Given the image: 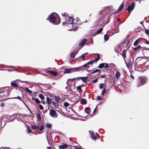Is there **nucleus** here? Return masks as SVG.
<instances>
[{"label":"nucleus","mask_w":149,"mask_h":149,"mask_svg":"<svg viewBox=\"0 0 149 149\" xmlns=\"http://www.w3.org/2000/svg\"><path fill=\"white\" fill-rule=\"evenodd\" d=\"M104 84H100V86H99V88L100 89L102 88L103 87L104 85Z\"/></svg>","instance_id":"nucleus-45"},{"label":"nucleus","mask_w":149,"mask_h":149,"mask_svg":"<svg viewBox=\"0 0 149 149\" xmlns=\"http://www.w3.org/2000/svg\"><path fill=\"white\" fill-rule=\"evenodd\" d=\"M28 132L29 133H30L31 132V130L29 129H28Z\"/></svg>","instance_id":"nucleus-59"},{"label":"nucleus","mask_w":149,"mask_h":149,"mask_svg":"<svg viewBox=\"0 0 149 149\" xmlns=\"http://www.w3.org/2000/svg\"><path fill=\"white\" fill-rule=\"evenodd\" d=\"M60 149H64L68 148V145L66 143L60 146L59 147Z\"/></svg>","instance_id":"nucleus-15"},{"label":"nucleus","mask_w":149,"mask_h":149,"mask_svg":"<svg viewBox=\"0 0 149 149\" xmlns=\"http://www.w3.org/2000/svg\"><path fill=\"white\" fill-rule=\"evenodd\" d=\"M97 81H98L97 79H95V80H93L92 81V83H93V84L95 83H96Z\"/></svg>","instance_id":"nucleus-49"},{"label":"nucleus","mask_w":149,"mask_h":149,"mask_svg":"<svg viewBox=\"0 0 149 149\" xmlns=\"http://www.w3.org/2000/svg\"><path fill=\"white\" fill-rule=\"evenodd\" d=\"M84 77V79H83L82 80V81L84 82H86L88 78V77Z\"/></svg>","instance_id":"nucleus-36"},{"label":"nucleus","mask_w":149,"mask_h":149,"mask_svg":"<svg viewBox=\"0 0 149 149\" xmlns=\"http://www.w3.org/2000/svg\"><path fill=\"white\" fill-rule=\"evenodd\" d=\"M89 133L90 135L91 138L93 139H94L95 141L96 140L97 138L99 139V137H98L99 135L97 133H95V134H94L93 132L90 131H89Z\"/></svg>","instance_id":"nucleus-7"},{"label":"nucleus","mask_w":149,"mask_h":149,"mask_svg":"<svg viewBox=\"0 0 149 149\" xmlns=\"http://www.w3.org/2000/svg\"><path fill=\"white\" fill-rule=\"evenodd\" d=\"M77 26H76L75 28L73 27L71 29H69L68 30L69 31H75L77 29Z\"/></svg>","instance_id":"nucleus-37"},{"label":"nucleus","mask_w":149,"mask_h":149,"mask_svg":"<svg viewBox=\"0 0 149 149\" xmlns=\"http://www.w3.org/2000/svg\"><path fill=\"white\" fill-rule=\"evenodd\" d=\"M37 118L39 120H40L41 119V117L39 113H37L36 114Z\"/></svg>","instance_id":"nucleus-34"},{"label":"nucleus","mask_w":149,"mask_h":149,"mask_svg":"<svg viewBox=\"0 0 149 149\" xmlns=\"http://www.w3.org/2000/svg\"><path fill=\"white\" fill-rule=\"evenodd\" d=\"M89 68V66L88 65L87 63L85 64L84 65H81L79 67H77L78 71H81L84 68H87L88 69Z\"/></svg>","instance_id":"nucleus-8"},{"label":"nucleus","mask_w":149,"mask_h":149,"mask_svg":"<svg viewBox=\"0 0 149 149\" xmlns=\"http://www.w3.org/2000/svg\"><path fill=\"white\" fill-rule=\"evenodd\" d=\"M49 72L50 73H51L52 74H53L54 76H56L58 75V73L55 71L50 70L49 71Z\"/></svg>","instance_id":"nucleus-16"},{"label":"nucleus","mask_w":149,"mask_h":149,"mask_svg":"<svg viewBox=\"0 0 149 149\" xmlns=\"http://www.w3.org/2000/svg\"><path fill=\"white\" fill-rule=\"evenodd\" d=\"M94 62L93 61H89L87 63V64L89 65V64H92Z\"/></svg>","instance_id":"nucleus-48"},{"label":"nucleus","mask_w":149,"mask_h":149,"mask_svg":"<svg viewBox=\"0 0 149 149\" xmlns=\"http://www.w3.org/2000/svg\"><path fill=\"white\" fill-rule=\"evenodd\" d=\"M21 82L22 83H25L27 84H29V83L28 82V81H21Z\"/></svg>","instance_id":"nucleus-52"},{"label":"nucleus","mask_w":149,"mask_h":149,"mask_svg":"<svg viewBox=\"0 0 149 149\" xmlns=\"http://www.w3.org/2000/svg\"><path fill=\"white\" fill-rule=\"evenodd\" d=\"M86 53H84V54H83L81 56H80V57H82V58H83V57H84V56H85V55L86 54Z\"/></svg>","instance_id":"nucleus-55"},{"label":"nucleus","mask_w":149,"mask_h":149,"mask_svg":"<svg viewBox=\"0 0 149 149\" xmlns=\"http://www.w3.org/2000/svg\"><path fill=\"white\" fill-rule=\"evenodd\" d=\"M49 22L54 25H58L60 22V19L58 14L56 13H52L47 19Z\"/></svg>","instance_id":"nucleus-1"},{"label":"nucleus","mask_w":149,"mask_h":149,"mask_svg":"<svg viewBox=\"0 0 149 149\" xmlns=\"http://www.w3.org/2000/svg\"><path fill=\"white\" fill-rule=\"evenodd\" d=\"M27 116V115L23 114H21L19 113L15 114L12 116H10L9 117H3L4 119H6L7 120H9L10 121L12 120H14L15 118V117H17V118L19 119L20 121H22V118H24V117Z\"/></svg>","instance_id":"nucleus-3"},{"label":"nucleus","mask_w":149,"mask_h":149,"mask_svg":"<svg viewBox=\"0 0 149 149\" xmlns=\"http://www.w3.org/2000/svg\"><path fill=\"white\" fill-rule=\"evenodd\" d=\"M143 53L145 57L149 58V49L145 50Z\"/></svg>","instance_id":"nucleus-12"},{"label":"nucleus","mask_w":149,"mask_h":149,"mask_svg":"<svg viewBox=\"0 0 149 149\" xmlns=\"http://www.w3.org/2000/svg\"><path fill=\"white\" fill-rule=\"evenodd\" d=\"M135 3L132 2L131 3V11L134 9L135 6Z\"/></svg>","instance_id":"nucleus-24"},{"label":"nucleus","mask_w":149,"mask_h":149,"mask_svg":"<svg viewBox=\"0 0 149 149\" xmlns=\"http://www.w3.org/2000/svg\"><path fill=\"white\" fill-rule=\"evenodd\" d=\"M46 126L48 128H50L52 127V125L51 123H47L46 124Z\"/></svg>","instance_id":"nucleus-32"},{"label":"nucleus","mask_w":149,"mask_h":149,"mask_svg":"<svg viewBox=\"0 0 149 149\" xmlns=\"http://www.w3.org/2000/svg\"><path fill=\"white\" fill-rule=\"evenodd\" d=\"M144 41L145 42V43H146L148 45H149V42H148V40H144Z\"/></svg>","instance_id":"nucleus-54"},{"label":"nucleus","mask_w":149,"mask_h":149,"mask_svg":"<svg viewBox=\"0 0 149 149\" xmlns=\"http://www.w3.org/2000/svg\"><path fill=\"white\" fill-rule=\"evenodd\" d=\"M77 89L79 91H81V89L80 86H78L77 87Z\"/></svg>","instance_id":"nucleus-50"},{"label":"nucleus","mask_w":149,"mask_h":149,"mask_svg":"<svg viewBox=\"0 0 149 149\" xmlns=\"http://www.w3.org/2000/svg\"><path fill=\"white\" fill-rule=\"evenodd\" d=\"M100 58V56L99 55H98L97 57V58H95V59H94L93 60V62H97L99 59Z\"/></svg>","instance_id":"nucleus-31"},{"label":"nucleus","mask_w":149,"mask_h":149,"mask_svg":"<svg viewBox=\"0 0 149 149\" xmlns=\"http://www.w3.org/2000/svg\"><path fill=\"white\" fill-rule=\"evenodd\" d=\"M90 110V108L88 107H86L85 108V111L86 112V113L88 114L90 112V111H89Z\"/></svg>","instance_id":"nucleus-27"},{"label":"nucleus","mask_w":149,"mask_h":149,"mask_svg":"<svg viewBox=\"0 0 149 149\" xmlns=\"http://www.w3.org/2000/svg\"><path fill=\"white\" fill-rule=\"evenodd\" d=\"M78 71L77 67L72 68H70L65 69V70L64 73H70Z\"/></svg>","instance_id":"nucleus-6"},{"label":"nucleus","mask_w":149,"mask_h":149,"mask_svg":"<svg viewBox=\"0 0 149 149\" xmlns=\"http://www.w3.org/2000/svg\"><path fill=\"white\" fill-rule=\"evenodd\" d=\"M8 87H4L0 88V94L1 96L4 97L7 96L8 95Z\"/></svg>","instance_id":"nucleus-5"},{"label":"nucleus","mask_w":149,"mask_h":149,"mask_svg":"<svg viewBox=\"0 0 149 149\" xmlns=\"http://www.w3.org/2000/svg\"><path fill=\"white\" fill-rule=\"evenodd\" d=\"M110 65H111L112 66L115 67V65L113 63H111Z\"/></svg>","instance_id":"nucleus-63"},{"label":"nucleus","mask_w":149,"mask_h":149,"mask_svg":"<svg viewBox=\"0 0 149 149\" xmlns=\"http://www.w3.org/2000/svg\"><path fill=\"white\" fill-rule=\"evenodd\" d=\"M77 53V52L76 51H73L70 54V56L72 58H74L76 55V54Z\"/></svg>","instance_id":"nucleus-19"},{"label":"nucleus","mask_w":149,"mask_h":149,"mask_svg":"<svg viewBox=\"0 0 149 149\" xmlns=\"http://www.w3.org/2000/svg\"><path fill=\"white\" fill-rule=\"evenodd\" d=\"M142 39L141 38H138L134 42V45L135 46H136L138 45L139 42H140V41Z\"/></svg>","instance_id":"nucleus-18"},{"label":"nucleus","mask_w":149,"mask_h":149,"mask_svg":"<svg viewBox=\"0 0 149 149\" xmlns=\"http://www.w3.org/2000/svg\"><path fill=\"white\" fill-rule=\"evenodd\" d=\"M101 77L102 78H105L106 76L105 75H103L101 76Z\"/></svg>","instance_id":"nucleus-60"},{"label":"nucleus","mask_w":149,"mask_h":149,"mask_svg":"<svg viewBox=\"0 0 149 149\" xmlns=\"http://www.w3.org/2000/svg\"><path fill=\"white\" fill-rule=\"evenodd\" d=\"M127 11L128 12L130 11V5H129L127 8Z\"/></svg>","instance_id":"nucleus-53"},{"label":"nucleus","mask_w":149,"mask_h":149,"mask_svg":"<svg viewBox=\"0 0 149 149\" xmlns=\"http://www.w3.org/2000/svg\"><path fill=\"white\" fill-rule=\"evenodd\" d=\"M120 18H118L117 19V22H119L120 21Z\"/></svg>","instance_id":"nucleus-62"},{"label":"nucleus","mask_w":149,"mask_h":149,"mask_svg":"<svg viewBox=\"0 0 149 149\" xmlns=\"http://www.w3.org/2000/svg\"><path fill=\"white\" fill-rule=\"evenodd\" d=\"M69 105V104L67 102H66L64 103V105L66 107H68Z\"/></svg>","instance_id":"nucleus-40"},{"label":"nucleus","mask_w":149,"mask_h":149,"mask_svg":"<svg viewBox=\"0 0 149 149\" xmlns=\"http://www.w3.org/2000/svg\"><path fill=\"white\" fill-rule=\"evenodd\" d=\"M122 54H123V56H125V52L124 50H123V51L122 52Z\"/></svg>","instance_id":"nucleus-56"},{"label":"nucleus","mask_w":149,"mask_h":149,"mask_svg":"<svg viewBox=\"0 0 149 149\" xmlns=\"http://www.w3.org/2000/svg\"><path fill=\"white\" fill-rule=\"evenodd\" d=\"M38 96L42 100H44L45 99V97L42 94H40L38 95Z\"/></svg>","instance_id":"nucleus-33"},{"label":"nucleus","mask_w":149,"mask_h":149,"mask_svg":"<svg viewBox=\"0 0 149 149\" xmlns=\"http://www.w3.org/2000/svg\"><path fill=\"white\" fill-rule=\"evenodd\" d=\"M105 66H104V68H109V64L107 63H105Z\"/></svg>","instance_id":"nucleus-42"},{"label":"nucleus","mask_w":149,"mask_h":149,"mask_svg":"<svg viewBox=\"0 0 149 149\" xmlns=\"http://www.w3.org/2000/svg\"><path fill=\"white\" fill-rule=\"evenodd\" d=\"M31 126L32 128L34 130H38L39 128L38 126H36L34 125H31Z\"/></svg>","instance_id":"nucleus-29"},{"label":"nucleus","mask_w":149,"mask_h":149,"mask_svg":"<svg viewBox=\"0 0 149 149\" xmlns=\"http://www.w3.org/2000/svg\"><path fill=\"white\" fill-rule=\"evenodd\" d=\"M97 34L96 33V32H95L93 33H92V35L93 36H95Z\"/></svg>","instance_id":"nucleus-57"},{"label":"nucleus","mask_w":149,"mask_h":149,"mask_svg":"<svg viewBox=\"0 0 149 149\" xmlns=\"http://www.w3.org/2000/svg\"><path fill=\"white\" fill-rule=\"evenodd\" d=\"M145 32L146 33L147 35H148L149 34V30H148L146 29H145Z\"/></svg>","instance_id":"nucleus-44"},{"label":"nucleus","mask_w":149,"mask_h":149,"mask_svg":"<svg viewBox=\"0 0 149 149\" xmlns=\"http://www.w3.org/2000/svg\"><path fill=\"white\" fill-rule=\"evenodd\" d=\"M35 102L38 104H39L40 101L39 100V99L38 98H36L35 100Z\"/></svg>","instance_id":"nucleus-43"},{"label":"nucleus","mask_w":149,"mask_h":149,"mask_svg":"<svg viewBox=\"0 0 149 149\" xmlns=\"http://www.w3.org/2000/svg\"><path fill=\"white\" fill-rule=\"evenodd\" d=\"M115 32L113 33H118L119 32V27L118 26L117 28L115 29Z\"/></svg>","instance_id":"nucleus-38"},{"label":"nucleus","mask_w":149,"mask_h":149,"mask_svg":"<svg viewBox=\"0 0 149 149\" xmlns=\"http://www.w3.org/2000/svg\"><path fill=\"white\" fill-rule=\"evenodd\" d=\"M131 78H132V79H134V77L132 74H131Z\"/></svg>","instance_id":"nucleus-61"},{"label":"nucleus","mask_w":149,"mask_h":149,"mask_svg":"<svg viewBox=\"0 0 149 149\" xmlns=\"http://www.w3.org/2000/svg\"><path fill=\"white\" fill-rule=\"evenodd\" d=\"M43 129H44V127H43V125H42L40 127H39V128L38 129H39V130L40 131H42V130Z\"/></svg>","instance_id":"nucleus-41"},{"label":"nucleus","mask_w":149,"mask_h":149,"mask_svg":"<svg viewBox=\"0 0 149 149\" xmlns=\"http://www.w3.org/2000/svg\"><path fill=\"white\" fill-rule=\"evenodd\" d=\"M47 148L48 149H52L50 147L47 146Z\"/></svg>","instance_id":"nucleus-64"},{"label":"nucleus","mask_w":149,"mask_h":149,"mask_svg":"<svg viewBox=\"0 0 149 149\" xmlns=\"http://www.w3.org/2000/svg\"><path fill=\"white\" fill-rule=\"evenodd\" d=\"M100 70H98V69H96L94 70H93V72H92V74H94L95 73H97L99 71H100Z\"/></svg>","instance_id":"nucleus-35"},{"label":"nucleus","mask_w":149,"mask_h":149,"mask_svg":"<svg viewBox=\"0 0 149 149\" xmlns=\"http://www.w3.org/2000/svg\"><path fill=\"white\" fill-rule=\"evenodd\" d=\"M62 15L64 17L65 21L64 22H63L62 24L63 25L67 24L68 25H70L72 27L73 26V18L71 17L68 14H66V13H62Z\"/></svg>","instance_id":"nucleus-2"},{"label":"nucleus","mask_w":149,"mask_h":149,"mask_svg":"<svg viewBox=\"0 0 149 149\" xmlns=\"http://www.w3.org/2000/svg\"><path fill=\"white\" fill-rule=\"evenodd\" d=\"M49 115L52 117L55 118L57 117V114L56 112L53 109L50 110Z\"/></svg>","instance_id":"nucleus-9"},{"label":"nucleus","mask_w":149,"mask_h":149,"mask_svg":"<svg viewBox=\"0 0 149 149\" xmlns=\"http://www.w3.org/2000/svg\"><path fill=\"white\" fill-rule=\"evenodd\" d=\"M54 98L55 101L57 102H58L60 100V97L59 96H55Z\"/></svg>","instance_id":"nucleus-26"},{"label":"nucleus","mask_w":149,"mask_h":149,"mask_svg":"<svg viewBox=\"0 0 149 149\" xmlns=\"http://www.w3.org/2000/svg\"><path fill=\"white\" fill-rule=\"evenodd\" d=\"M115 76L116 78L118 79L120 77V73L118 71H117L116 73Z\"/></svg>","instance_id":"nucleus-25"},{"label":"nucleus","mask_w":149,"mask_h":149,"mask_svg":"<svg viewBox=\"0 0 149 149\" xmlns=\"http://www.w3.org/2000/svg\"><path fill=\"white\" fill-rule=\"evenodd\" d=\"M21 88H22V89L26 91L29 94H31L32 93V91H31L28 88H26V87H21Z\"/></svg>","instance_id":"nucleus-17"},{"label":"nucleus","mask_w":149,"mask_h":149,"mask_svg":"<svg viewBox=\"0 0 149 149\" xmlns=\"http://www.w3.org/2000/svg\"><path fill=\"white\" fill-rule=\"evenodd\" d=\"M46 103L47 104H51V99L49 98L48 96H47V98L46 99Z\"/></svg>","instance_id":"nucleus-21"},{"label":"nucleus","mask_w":149,"mask_h":149,"mask_svg":"<svg viewBox=\"0 0 149 149\" xmlns=\"http://www.w3.org/2000/svg\"><path fill=\"white\" fill-rule=\"evenodd\" d=\"M39 108L40 110H42L43 109L44 107L42 106L41 104H40L39 106Z\"/></svg>","instance_id":"nucleus-51"},{"label":"nucleus","mask_w":149,"mask_h":149,"mask_svg":"<svg viewBox=\"0 0 149 149\" xmlns=\"http://www.w3.org/2000/svg\"><path fill=\"white\" fill-rule=\"evenodd\" d=\"M104 65L105 63H101L99 65V66L97 68H104Z\"/></svg>","instance_id":"nucleus-28"},{"label":"nucleus","mask_w":149,"mask_h":149,"mask_svg":"<svg viewBox=\"0 0 149 149\" xmlns=\"http://www.w3.org/2000/svg\"><path fill=\"white\" fill-rule=\"evenodd\" d=\"M11 85L12 86L15 87H17L18 86L17 84L15 82V81H12L11 82Z\"/></svg>","instance_id":"nucleus-20"},{"label":"nucleus","mask_w":149,"mask_h":149,"mask_svg":"<svg viewBox=\"0 0 149 149\" xmlns=\"http://www.w3.org/2000/svg\"><path fill=\"white\" fill-rule=\"evenodd\" d=\"M141 38L142 39H141V40L140 41V42H143L145 43V42L144 41V40H146V39H144L142 38Z\"/></svg>","instance_id":"nucleus-46"},{"label":"nucleus","mask_w":149,"mask_h":149,"mask_svg":"<svg viewBox=\"0 0 149 149\" xmlns=\"http://www.w3.org/2000/svg\"><path fill=\"white\" fill-rule=\"evenodd\" d=\"M109 37L108 34H106L104 35V40L105 42L107 41L109 39Z\"/></svg>","instance_id":"nucleus-22"},{"label":"nucleus","mask_w":149,"mask_h":149,"mask_svg":"<svg viewBox=\"0 0 149 149\" xmlns=\"http://www.w3.org/2000/svg\"><path fill=\"white\" fill-rule=\"evenodd\" d=\"M106 89L105 88H104L103 90H102V93H101V95L103 96L104 94V93H105L106 92Z\"/></svg>","instance_id":"nucleus-39"},{"label":"nucleus","mask_w":149,"mask_h":149,"mask_svg":"<svg viewBox=\"0 0 149 149\" xmlns=\"http://www.w3.org/2000/svg\"><path fill=\"white\" fill-rule=\"evenodd\" d=\"M143 48L140 45L136 47L133 48L134 50L136 52H138L139 50H141L143 52Z\"/></svg>","instance_id":"nucleus-10"},{"label":"nucleus","mask_w":149,"mask_h":149,"mask_svg":"<svg viewBox=\"0 0 149 149\" xmlns=\"http://www.w3.org/2000/svg\"><path fill=\"white\" fill-rule=\"evenodd\" d=\"M87 41V40L86 39H84L82 40L80 42L79 44V45L81 47L83 46L86 44Z\"/></svg>","instance_id":"nucleus-11"},{"label":"nucleus","mask_w":149,"mask_h":149,"mask_svg":"<svg viewBox=\"0 0 149 149\" xmlns=\"http://www.w3.org/2000/svg\"><path fill=\"white\" fill-rule=\"evenodd\" d=\"M103 30V28H101L97 30V31L96 32V33L97 34H98L100 33Z\"/></svg>","instance_id":"nucleus-30"},{"label":"nucleus","mask_w":149,"mask_h":149,"mask_svg":"<svg viewBox=\"0 0 149 149\" xmlns=\"http://www.w3.org/2000/svg\"><path fill=\"white\" fill-rule=\"evenodd\" d=\"M14 98V99H18L22 101L23 102L22 100V99L21 98V97H19V96H17V97H13V98Z\"/></svg>","instance_id":"nucleus-47"},{"label":"nucleus","mask_w":149,"mask_h":149,"mask_svg":"<svg viewBox=\"0 0 149 149\" xmlns=\"http://www.w3.org/2000/svg\"><path fill=\"white\" fill-rule=\"evenodd\" d=\"M125 63L126 64V65L127 67V68L129 70L130 72V59H129V63H127V62L126 61L125 59Z\"/></svg>","instance_id":"nucleus-14"},{"label":"nucleus","mask_w":149,"mask_h":149,"mask_svg":"<svg viewBox=\"0 0 149 149\" xmlns=\"http://www.w3.org/2000/svg\"><path fill=\"white\" fill-rule=\"evenodd\" d=\"M80 103L83 104H85L86 103V100L85 99H82L80 101Z\"/></svg>","instance_id":"nucleus-23"},{"label":"nucleus","mask_w":149,"mask_h":149,"mask_svg":"<svg viewBox=\"0 0 149 149\" xmlns=\"http://www.w3.org/2000/svg\"><path fill=\"white\" fill-rule=\"evenodd\" d=\"M124 6V3H122L119 6V8H118V9L115 12L113 13V14H115L117 12V11H120L123 8Z\"/></svg>","instance_id":"nucleus-13"},{"label":"nucleus","mask_w":149,"mask_h":149,"mask_svg":"<svg viewBox=\"0 0 149 149\" xmlns=\"http://www.w3.org/2000/svg\"><path fill=\"white\" fill-rule=\"evenodd\" d=\"M97 100H100L101 99V98L99 96H97Z\"/></svg>","instance_id":"nucleus-58"},{"label":"nucleus","mask_w":149,"mask_h":149,"mask_svg":"<svg viewBox=\"0 0 149 149\" xmlns=\"http://www.w3.org/2000/svg\"><path fill=\"white\" fill-rule=\"evenodd\" d=\"M148 78L145 76H141L139 77L138 78V81L139 82L138 86L144 85L148 81Z\"/></svg>","instance_id":"nucleus-4"}]
</instances>
